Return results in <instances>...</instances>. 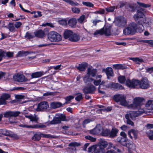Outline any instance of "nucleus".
<instances>
[{"label":"nucleus","mask_w":153,"mask_h":153,"mask_svg":"<svg viewBox=\"0 0 153 153\" xmlns=\"http://www.w3.org/2000/svg\"><path fill=\"white\" fill-rule=\"evenodd\" d=\"M103 71L105 73L108 79H110L109 77L114 76V73L111 68L108 67L105 69H104Z\"/></svg>","instance_id":"nucleus-20"},{"label":"nucleus","mask_w":153,"mask_h":153,"mask_svg":"<svg viewBox=\"0 0 153 153\" xmlns=\"http://www.w3.org/2000/svg\"><path fill=\"white\" fill-rule=\"evenodd\" d=\"M61 119L58 117H55L53 120L50 122L51 124H56L61 123Z\"/></svg>","instance_id":"nucleus-35"},{"label":"nucleus","mask_w":153,"mask_h":153,"mask_svg":"<svg viewBox=\"0 0 153 153\" xmlns=\"http://www.w3.org/2000/svg\"><path fill=\"white\" fill-rule=\"evenodd\" d=\"M48 39L52 42H58L62 39V36L57 33L51 31L48 34Z\"/></svg>","instance_id":"nucleus-4"},{"label":"nucleus","mask_w":153,"mask_h":153,"mask_svg":"<svg viewBox=\"0 0 153 153\" xmlns=\"http://www.w3.org/2000/svg\"><path fill=\"white\" fill-rule=\"evenodd\" d=\"M10 97V96L8 94H4L0 98V105H5L6 104V100Z\"/></svg>","instance_id":"nucleus-19"},{"label":"nucleus","mask_w":153,"mask_h":153,"mask_svg":"<svg viewBox=\"0 0 153 153\" xmlns=\"http://www.w3.org/2000/svg\"><path fill=\"white\" fill-rule=\"evenodd\" d=\"M87 74L89 76L94 77L97 72V70L96 69H92L91 68H88L87 70Z\"/></svg>","instance_id":"nucleus-33"},{"label":"nucleus","mask_w":153,"mask_h":153,"mask_svg":"<svg viewBox=\"0 0 153 153\" xmlns=\"http://www.w3.org/2000/svg\"><path fill=\"white\" fill-rule=\"evenodd\" d=\"M92 81H94L93 83L95 85L100 86V83L101 81V79H99L97 80L92 79Z\"/></svg>","instance_id":"nucleus-52"},{"label":"nucleus","mask_w":153,"mask_h":153,"mask_svg":"<svg viewBox=\"0 0 153 153\" xmlns=\"http://www.w3.org/2000/svg\"><path fill=\"white\" fill-rule=\"evenodd\" d=\"M44 74L43 71L37 72L33 73L31 75V78H36L41 77Z\"/></svg>","instance_id":"nucleus-32"},{"label":"nucleus","mask_w":153,"mask_h":153,"mask_svg":"<svg viewBox=\"0 0 153 153\" xmlns=\"http://www.w3.org/2000/svg\"><path fill=\"white\" fill-rule=\"evenodd\" d=\"M59 23L62 25H65L67 24V21L65 19H62L59 21Z\"/></svg>","instance_id":"nucleus-62"},{"label":"nucleus","mask_w":153,"mask_h":153,"mask_svg":"<svg viewBox=\"0 0 153 153\" xmlns=\"http://www.w3.org/2000/svg\"><path fill=\"white\" fill-rule=\"evenodd\" d=\"M113 99L117 102H120V104L123 106H126L127 103L126 100V97L123 95L120 94L115 95L114 96Z\"/></svg>","instance_id":"nucleus-9"},{"label":"nucleus","mask_w":153,"mask_h":153,"mask_svg":"<svg viewBox=\"0 0 153 153\" xmlns=\"http://www.w3.org/2000/svg\"><path fill=\"white\" fill-rule=\"evenodd\" d=\"M119 82L121 83H124L126 81V78L125 76H120L118 77Z\"/></svg>","instance_id":"nucleus-51"},{"label":"nucleus","mask_w":153,"mask_h":153,"mask_svg":"<svg viewBox=\"0 0 153 153\" xmlns=\"http://www.w3.org/2000/svg\"><path fill=\"white\" fill-rule=\"evenodd\" d=\"M140 42H143L148 44L150 46H153V40H141L140 41Z\"/></svg>","instance_id":"nucleus-45"},{"label":"nucleus","mask_w":153,"mask_h":153,"mask_svg":"<svg viewBox=\"0 0 153 153\" xmlns=\"http://www.w3.org/2000/svg\"><path fill=\"white\" fill-rule=\"evenodd\" d=\"M92 121L91 120L89 119H86L85 120L82 122V125L84 127H85V125Z\"/></svg>","instance_id":"nucleus-56"},{"label":"nucleus","mask_w":153,"mask_h":153,"mask_svg":"<svg viewBox=\"0 0 153 153\" xmlns=\"http://www.w3.org/2000/svg\"><path fill=\"white\" fill-rule=\"evenodd\" d=\"M153 105V100H149L146 104V106L147 107L150 106L152 107Z\"/></svg>","instance_id":"nucleus-59"},{"label":"nucleus","mask_w":153,"mask_h":153,"mask_svg":"<svg viewBox=\"0 0 153 153\" xmlns=\"http://www.w3.org/2000/svg\"><path fill=\"white\" fill-rule=\"evenodd\" d=\"M102 85L103 86V89H105L106 88H110V84H106L105 81H102V82L101 81L100 85V88H101Z\"/></svg>","instance_id":"nucleus-46"},{"label":"nucleus","mask_w":153,"mask_h":153,"mask_svg":"<svg viewBox=\"0 0 153 153\" xmlns=\"http://www.w3.org/2000/svg\"><path fill=\"white\" fill-rule=\"evenodd\" d=\"M110 88H113L117 90L123 89V87L120 84L113 82L110 84Z\"/></svg>","instance_id":"nucleus-25"},{"label":"nucleus","mask_w":153,"mask_h":153,"mask_svg":"<svg viewBox=\"0 0 153 153\" xmlns=\"http://www.w3.org/2000/svg\"><path fill=\"white\" fill-rule=\"evenodd\" d=\"M8 26V28L10 31L14 32L15 31V27L13 23L9 22Z\"/></svg>","instance_id":"nucleus-40"},{"label":"nucleus","mask_w":153,"mask_h":153,"mask_svg":"<svg viewBox=\"0 0 153 153\" xmlns=\"http://www.w3.org/2000/svg\"><path fill=\"white\" fill-rule=\"evenodd\" d=\"M91 78H90L88 76H85L84 77L83 80L85 83H87L88 82L90 81V80L92 81Z\"/></svg>","instance_id":"nucleus-63"},{"label":"nucleus","mask_w":153,"mask_h":153,"mask_svg":"<svg viewBox=\"0 0 153 153\" xmlns=\"http://www.w3.org/2000/svg\"><path fill=\"white\" fill-rule=\"evenodd\" d=\"M35 37L39 38H43L45 36V32L42 30H37L34 32Z\"/></svg>","instance_id":"nucleus-21"},{"label":"nucleus","mask_w":153,"mask_h":153,"mask_svg":"<svg viewBox=\"0 0 153 153\" xmlns=\"http://www.w3.org/2000/svg\"><path fill=\"white\" fill-rule=\"evenodd\" d=\"M76 97L75 99L77 101H80L83 98L82 94L81 93H79L76 94Z\"/></svg>","instance_id":"nucleus-49"},{"label":"nucleus","mask_w":153,"mask_h":153,"mask_svg":"<svg viewBox=\"0 0 153 153\" xmlns=\"http://www.w3.org/2000/svg\"><path fill=\"white\" fill-rule=\"evenodd\" d=\"M73 33V32L71 30H66L64 33V38L65 39H68L69 40Z\"/></svg>","instance_id":"nucleus-28"},{"label":"nucleus","mask_w":153,"mask_h":153,"mask_svg":"<svg viewBox=\"0 0 153 153\" xmlns=\"http://www.w3.org/2000/svg\"><path fill=\"white\" fill-rule=\"evenodd\" d=\"M115 8V6H111L110 7L105 8V9L107 12H113L114 11Z\"/></svg>","instance_id":"nucleus-50"},{"label":"nucleus","mask_w":153,"mask_h":153,"mask_svg":"<svg viewBox=\"0 0 153 153\" xmlns=\"http://www.w3.org/2000/svg\"><path fill=\"white\" fill-rule=\"evenodd\" d=\"M131 133H132L133 135H134L135 139L137 138L138 134V131H136L133 129H131L128 131V135L130 138L132 139L133 137L131 135Z\"/></svg>","instance_id":"nucleus-27"},{"label":"nucleus","mask_w":153,"mask_h":153,"mask_svg":"<svg viewBox=\"0 0 153 153\" xmlns=\"http://www.w3.org/2000/svg\"><path fill=\"white\" fill-rule=\"evenodd\" d=\"M119 130L118 129L115 128H113L111 131L109 130V137L111 138H113L117 136Z\"/></svg>","instance_id":"nucleus-23"},{"label":"nucleus","mask_w":153,"mask_h":153,"mask_svg":"<svg viewBox=\"0 0 153 153\" xmlns=\"http://www.w3.org/2000/svg\"><path fill=\"white\" fill-rule=\"evenodd\" d=\"M149 87V82L146 78H144L140 81L139 88L143 89H146Z\"/></svg>","instance_id":"nucleus-16"},{"label":"nucleus","mask_w":153,"mask_h":153,"mask_svg":"<svg viewBox=\"0 0 153 153\" xmlns=\"http://www.w3.org/2000/svg\"><path fill=\"white\" fill-rule=\"evenodd\" d=\"M130 59L132 60L137 64H140L144 62L143 59L139 58H131Z\"/></svg>","instance_id":"nucleus-37"},{"label":"nucleus","mask_w":153,"mask_h":153,"mask_svg":"<svg viewBox=\"0 0 153 153\" xmlns=\"http://www.w3.org/2000/svg\"><path fill=\"white\" fill-rule=\"evenodd\" d=\"M146 133L149 138L152 140H153V130H149V131H146Z\"/></svg>","instance_id":"nucleus-47"},{"label":"nucleus","mask_w":153,"mask_h":153,"mask_svg":"<svg viewBox=\"0 0 153 153\" xmlns=\"http://www.w3.org/2000/svg\"><path fill=\"white\" fill-rule=\"evenodd\" d=\"M46 126L43 125H39L35 124L33 125H30V128H44L46 127Z\"/></svg>","instance_id":"nucleus-39"},{"label":"nucleus","mask_w":153,"mask_h":153,"mask_svg":"<svg viewBox=\"0 0 153 153\" xmlns=\"http://www.w3.org/2000/svg\"><path fill=\"white\" fill-rule=\"evenodd\" d=\"M111 34V30L109 27L103 28L100 30H96L94 33V36H96L98 34L100 35L104 34L106 36H110Z\"/></svg>","instance_id":"nucleus-6"},{"label":"nucleus","mask_w":153,"mask_h":153,"mask_svg":"<svg viewBox=\"0 0 153 153\" xmlns=\"http://www.w3.org/2000/svg\"><path fill=\"white\" fill-rule=\"evenodd\" d=\"M96 90V87L91 85L88 86H86L84 88L82 91L85 94H92L94 93Z\"/></svg>","instance_id":"nucleus-13"},{"label":"nucleus","mask_w":153,"mask_h":153,"mask_svg":"<svg viewBox=\"0 0 153 153\" xmlns=\"http://www.w3.org/2000/svg\"><path fill=\"white\" fill-rule=\"evenodd\" d=\"M4 52V56L3 57H4L5 56H7L8 57L10 58L12 57L13 55V53L10 52H8L7 53Z\"/></svg>","instance_id":"nucleus-61"},{"label":"nucleus","mask_w":153,"mask_h":153,"mask_svg":"<svg viewBox=\"0 0 153 153\" xmlns=\"http://www.w3.org/2000/svg\"><path fill=\"white\" fill-rule=\"evenodd\" d=\"M98 144H95L91 146L88 149V153H95L96 149L98 148Z\"/></svg>","instance_id":"nucleus-31"},{"label":"nucleus","mask_w":153,"mask_h":153,"mask_svg":"<svg viewBox=\"0 0 153 153\" xmlns=\"http://www.w3.org/2000/svg\"><path fill=\"white\" fill-rule=\"evenodd\" d=\"M137 3L141 7H150V5L148 4H146L142 3L139 2H137Z\"/></svg>","instance_id":"nucleus-57"},{"label":"nucleus","mask_w":153,"mask_h":153,"mask_svg":"<svg viewBox=\"0 0 153 153\" xmlns=\"http://www.w3.org/2000/svg\"><path fill=\"white\" fill-rule=\"evenodd\" d=\"M71 10L72 12L78 14L80 12V10L79 8L75 7H72Z\"/></svg>","instance_id":"nucleus-55"},{"label":"nucleus","mask_w":153,"mask_h":153,"mask_svg":"<svg viewBox=\"0 0 153 153\" xmlns=\"http://www.w3.org/2000/svg\"><path fill=\"white\" fill-rule=\"evenodd\" d=\"M64 1H65L68 3L72 6H78L79 5V4L76 2H74L72 0H62Z\"/></svg>","instance_id":"nucleus-38"},{"label":"nucleus","mask_w":153,"mask_h":153,"mask_svg":"<svg viewBox=\"0 0 153 153\" xmlns=\"http://www.w3.org/2000/svg\"><path fill=\"white\" fill-rule=\"evenodd\" d=\"M79 39L80 37L79 36L73 33L69 40L71 42H76L79 41Z\"/></svg>","instance_id":"nucleus-30"},{"label":"nucleus","mask_w":153,"mask_h":153,"mask_svg":"<svg viewBox=\"0 0 153 153\" xmlns=\"http://www.w3.org/2000/svg\"><path fill=\"white\" fill-rule=\"evenodd\" d=\"M13 80L16 82H22L29 81L22 74L20 73L15 74L13 76Z\"/></svg>","instance_id":"nucleus-12"},{"label":"nucleus","mask_w":153,"mask_h":153,"mask_svg":"<svg viewBox=\"0 0 153 153\" xmlns=\"http://www.w3.org/2000/svg\"><path fill=\"white\" fill-rule=\"evenodd\" d=\"M141 23H143L144 25L146 27H150L151 26L153 20L150 18H147L145 17L143 19Z\"/></svg>","instance_id":"nucleus-18"},{"label":"nucleus","mask_w":153,"mask_h":153,"mask_svg":"<svg viewBox=\"0 0 153 153\" xmlns=\"http://www.w3.org/2000/svg\"><path fill=\"white\" fill-rule=\"evenodd\" d=\"M35 37L34 35L32 33H30L28 32H27L25 36V37L26 38L30 39L34 38Z\"/></svg>","instance_id":"nucleus-43"},{"label":"nucleus","mask_w":153,"mask_h":153,"mask_svg":"<svg viewBox=\"0 0 153 153\" xmlns=\"http://www.w3.org/2000/svg\"><path fill=\"white\" fill-rule=\"evenodd\" d=\"M87 65L88 64L86 63H82L79 65L77 67V68L79 71H83L85 69Z\"/></svg>","instance_id":"nucleus-34"},{"label":"nucleus","mask_w":153,"mask_h":153,"mask_svg":"<svg viewBox=\"0 0 153 153\" xmlns=\"http://www.w3.org/2000/svg\"><path fill=\"white\" fill-rule=\"evenodd\" d=\"M20 112L19 111H7L4 114V116L5 117L9 118V120L10 123H13L14 122L10 120V118L11 117H16L19 116Z\"/></svg>","instance_id":"nucleus-11"},{"label":"nucleus","mask_w":153,"mask_h":153,"mask_svg":"<svg viewBox=\"0 0 153 153\" xmlns=\"http://www.w3.org/2000/svg\"><path fill=\"white\" fill-rule=\"evenodd\" d=\"M82 3L84 5L89 7H93L94 6V4L90 2L83 1Z\"/></svg>","instance_id":"nucleus-54"},{"label":"nucleus","mask_w":153,"mask_h":153,"mask_svg":"<svg viewBox=\"0 0 153 153\" xmlns=\"http://www.w3.org/2000/svg\"><path fill=\"white\" fill-rule=\"evenodd\" d=\"M140 81L133 79L131 81L129 79L126 80V85L131 88H139Z\"/></svg>","instance_id":"nucleus-8"},{"label":"nucleus","mask_w":153,"mask_h":153,"mask_svg":"<svg viewBox=\"0 0 153 153\" xmlns=\"http://www.w3.org/2000/svg\"><path fill=\"white\" fill-rule=\"evenodd\" d=\"M77 23L76 19L74 18L70 19L68 21L67 24L71 27H76Z\"/></svg>","instance_id":"nucleus-24"},{"label":"nucleus","mask_w":153,"mask_h":153,"mask_svg":"<svg viewBox=\"0 0 153 153\" xmlns=\"http://www.w3.org/2000/svg\"><path fill=\"white\" fill-rule=\"evenodd\" d=\"M137 27L136 23L133 22H131L124 29L123 33L126 35H134L136 32Z\"/></svg>","instance_id":"nucleus-2"},{"label":"nucleus","mask_w":153,"mask_h":153,"mask_svg":"<svg viewBox=\"0 0 153 153\" xmlns=\"http://www.w3.org/2000/svg\"><path fill=\"white\" fill-rule=\"evenodd\" d=\"M137 114L135 111H129L126 112L125 117L126 119V123L131 126H134V123L130 119L134 120H135V118L137 117Z\"/></svg>","instance_id":"nucleus-3"},{"label":"nucleus","mask_w":153,"mask_h":153,"mask_svg":"<svg viewBox=\"0 0 153 153\" xmlns=\"http://www.w3.org/2000/svg\"><path fill=\"white\" fill-rule=\"evenodd\" d=\"M102 130V127L100 124H98L94 129L90 131V133L91 134L94 135L101 134Z\"/></svg>","instance_id":"nucleus-15"},{"label":"nucleus","mask_w":153,"mask_h":153,"mask_svg":"<svg viewBox=\"0 0 153 153\" xmlns=\"http://www.w3.org/2000/svg\"><path fill=\"white\" fill-rule=\"evenodd\" d=\"M41 137L47 138H55V137L51 135L50 134H44L38 132L34 134L33 136L32 137V139L34 141H39L40 140Z\"/></svg>","instance_id":"nucleus-10"},{"label":"nucleus","mask_w":153,"mask_h":153,"mask_svg":"<svg viewBox=\"0 0 153 153\" xmlns=\"http://www.w3.org/2000/svg\"><path fill=\"white\" fill-rule=\"evenodd\" d=\"M10 131L6 129H0V134L5 136H8L9 135Z\"/></svg>","instance_id":"nucleus-48"},{"label":"nucleus","mask_w":153,"mask_h":153,"mask_svg":"<svg viewBox=\"0 0 153 153\" xmlns=\"http://www.w3.org/2000/svg\"><path fill=\"white\" fill-rule=\"evenodd\" d=\"M146 72L151 74L153 73V67L146 68Z\"/></svg>","instance_id":"nucleus-64"},{"label":"nucleus","mask_w":153,"mask_h":153,"mask_svg":"<svg viewBox=\"0 0 153 153\" xmlns=\"http://www.w3.org/2000/svg\"><path fill=\"white\" fill-rule=\"evenodd\" d=\"M109 129H106L104 130L103 128L101 135L103 136L109 137Z\"/></svg>","instance_id":"nucleus-44"},{"label":"nucleus","mask_w":153,"mask_h":153,"mask_svg":"<svg viewBox=\"0 0 153 153\" xmlns=\"http://www.w3.org/2000/svg\"><path fill=\"white\" fill-rule=\"evenodd\" d=\"M8 136H9L10 138L13 139H17L19 138V137L17 135L13 133L10 131Z\"/></svg>","instance_id":"nucleus-42"},{"label":"nucleus","mask_w":153,"mask_h":153,"mask_svg":"<svg viewBox=\"0 0 153 153\" xmlns=\"http://www.w3.org/2000/svg\"><path fill=\"white\" fill-rule=\"evenodd\" d=\"M36 53L37 52H33L32 51H22L19 52L18 53V56H19L20 57L26 56L29 54L32 53Z\"/></svg>","instance_id":"nucleus-29"},{"label":"nucleus","mask_w":153,"mask_h":153,"mask_svg":"<svg viewBox=\"0 0 153 153\" xmlns=\"http://www.w3.org/2000/svg\"><path fill=\"white\" fill-rule=\"evenodd\" d=\"M108 144H98V148L96 149L95 153H105V149L106 148Z\"/></svg>","instance_id":"nucleus-17"},{"label":"nucleus","mask_w":153,"mask_h":153,"mask_svg":"<svg viewBox=\"0 0 153 153\" xmlns=\"http://www.w3.org/2000/svg\"><path fill=\"white\" fill-rule=\"evenodd\" d=\"M65 103H67V102H65L64 104L62 105L60 102H51L50 104V108L53 109H55L59 108L60 107L62 106Z\"/></svg>","instance_id":"nucleus-22"},{"label":"nucleus","mask_w":153,"mask_h":153,"mask_svg":"<svg viewBox=\"0 0 153 153\" xmlns=\"http://www.w3.org/2000/svg\"><path fill=\"white\" fill-rule=\"evenodd\" d=\"M39 119V118L36 115H32L30 119V121L32 122H36Z\"/></svg>","instance_id":"nucleus-53"},{"label":"nucleus","mask_w":153,"mask_h":153,"mask_svg":"<svg viewBox=\"0 0 153 153\" xmlns=\"http://www.w3.org/2000/svg\"><path fill=\"white\" fill-rule=\"evenodd\" d=\"M55 93L54 92H47L43 94V96H53L55 94Z\"/></svg>","instance_id":"nucleus-58"},{"label":"nucleus","mask_w":153,"mask_h":153,"mask_svg":"<svg viewBox=\"0 0 153 153\" xmlns=\"http://www.w3.org/2000/svg\"><path fill=\"white\" fill-rule=\"evenodd\" d=\"M86 20L85 16L82 15L77 19V21L79 23L82 24L83 22H86Z\"/></svg>","instance_id":"nucleus-41"},{"label":"nucleus","mask_w":153,"mask_h":153,"mask_svg":"<svg viewBox=\"0 0 153 153\" xmlns=\"http://www.w3.org/2000/svg\"><path fill=\"white\" fill-rule=\"evenodd\" d=\"M49 107L48 102L46 101H42L39 103L36 109L37 111H44L46 110Z\"/></svg>","instance_id":"nucleus-14"},{"label":"nucleus","mask_w":153,"mask_h":153,"mask_svg":"<svg viewBox=\"0 0 153 153\" xmlns=\"http://www.w3.org/2000/svg\"><path fill=\"white\" fill-rule=\"evenodd\" d=\"M126 19L123 16L117 17L115 19L114 24L115 25L119 27H123L127 24Z\"/></svg>","instance_id":"nucleus-5"},{"label":"nucleus","mask_w":153,"mask_h":153,"mask_svg":"<svg viewBox=\"0 0 153 153\" xmlns=\"http://www.w3.org/2000/svg\"><path fill=\"white\" fill-rule=\"evenodd\" d=\"M129 10L131 12H134L136 9H137V7L136 4H130L128 6Z\"/></svg>","instance_id":"nucleus-36"},{"label":"nucleus","mask_w":153,"mask_h":153,"mask_svg":"<svg viewBox=\"0 0 153 153\" xmlns=\"http://www.w3.org/2000/svg\"><path fill=\"white\" fill-rule=\"evenodd\" d=\"M146 12L144 8L138 7L137 9V12L133 16V18L135 21L138 23L141 24L142 21H141L143 18L145 16L144 13Z\"/></svg>","instance_id":"nucleus-1"},{"label":"nucleus","mask_w":153,"mask_h":153,"mask_svg":"<svg viewBox=\"0 0 153 153\" xmlns=\"http://www.w3.org/2000/svg\"><path fill=\"white\" fill-rule=\"evenodd\" d=\"M144 100L140 97H137L134 99L132 104H131V106L134 109H139L140 106L143 104Z\"/></svg>","instance_id":"nucleus-7"},{"label":"nucleus","mask_w":153,"mask_h":153,"mask_svg":"<svg viewBox=\"0 0 153 153\" xmlns=\"http://www.w3.org/2000/svg\"><path fill=\"white\" fill-rule=\"evenodd\" d=\"M144 110L142 109H139L137 111H135V113H137V117L139 116V115L142 114L144 112Z\"/></svg>","instance_id":"nucleus-60"},{"label":"nucleus","mask_w":153,"mask_h":153,"mask_svg":"<svg viewBox=\"0 0 153 153\" xmlns=\"http://www.w3.org/2000/svg\"><path fill=\"white\" fill-rule=\"evenodd\" d=\"M123 146H126L128 149L129 153H132L133 151H134L136 149L135 144H122Z\"/></svg>","instance_id":"nucleus-26"}]
</instances>
